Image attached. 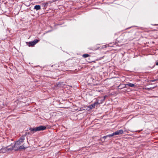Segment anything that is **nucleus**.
Instances as JSON below:
<instances>
[{
	"instance_id": "obj_1",
	"label": "nucleus",
	"mask_w": 158,
	"mask_h": 158,
	"mask_svg": "<svg viewBox=\"0 0 158 158\" xmlns=\"http://www.w3.org/2000/svg\"><path fill=\"white\" fill-rule=\"evenodd\" d=\"M45 129H29V130H30V132H26L24 134V136H25L26 135H27V133H28L29 134L31 135L33 134V133L36 131H39L41 130H44Z\"/></svg>"
},
{
	"instance_id": "obj_2",
	"label": "nucleus",
	"mask_w": 158,
	"mask_h": 158,
	"mask_svg": "<svg viewBox=\"0 0 158 158\" xmlns=\"http://www.w3.org/2000/svg\"><path fill=\"white\" fill-rule=\"evenodd\" d=\"M39 41V40H34L33 41L30 42H29L28 45L29 46H34Z\"/></svg>"
},
{
	"instance_id": "obj_3",
	"label": "nucleus",
	"mask_w": 158,
	"mask_h": 158,
	"mask_svg": "<svg viewBox=\"0 0 158 158\" xmlns=\"http://www.w3.org/2000/svg\"><path fill=\"white\" fill-rule=\"evenodd\" d=\"M123 133V130L121 129L118 130L114 132V135L122 134Z\"/></svg>"
},
{
	"instance_id": "obj_4",
	"label": "nucleus",
	"mask_w": 158,
	"mask_h": 158,
	"mask_svg": "<svg viewBox=\"0 0 158 158\" xmlns=\"http://www.w3.org/2000/svg\"><path fill=\"white\" fill-rule=\"evenodd\" d=\"M114 135V133H113L110 134L109 135L103 137V138H104L105 139H106L107 138H109L108 139H110V138H112V137Z\"/></svg>"
},
{
	"instance_id": "obj_5",
	"label": "nucleus",
	"mask_w": 158,
	"mask_h": 158,
	"mask_svg": "<svg viewBox=\"0 0 158 158\" xmlns=\"http://www.w3.org/2000/svg\"><path fill=\"white\" fill-rule=\"evenodd\" d=\"M19 146V145L15 143L14 145L13 146L14 150L15 151H18Z\"/></svg>"
},
{
	"instance_id": "obj_6",
	"label": "nucleus",
	"mask_w": 158,
	"mask_h": 158,
	"mask_svg": "<svg viewBox=\"0 0 158 158\" xmlns=\"http://www.w3.org/2000/svg\"><path fill=\"white\" fill-rule=\"evenodd\" d=\"M13 150H14V149L13 148V146H12V147L10 148H5V151H4V149H1L2 152H5L6 151H12Z\"/></svg>"
},
{
	"instance_id": "obj_7",
	"label": "nucleus",
	"mask_w": 158,
	"mask_h": 158,
	"mask_svg": "<svg viewBox=\"0 0 158 158\" xmlns=\"http://www.w3.org/2000/svg\"><path fill=\"white\" fill-rule=\"evenodd\" d=\"M27 148V147H24L23 145H21L19 146V147L18 149L19 150H21L22 149H25Z\"/></svg>"
},
{
	"instance_id": "obj_8",
	"label": "nucleus",
	"mask_w": 158,
	"mask_h": 158,
	"mask_svg": "<svg viewBox=\"0 0 158 158\" xmlns=\"http://www.w3.org/2000/svg\"><path fill=\"white\" fill-rule=\"evenodd\" d=\"M40 5H35L34 6V9H35L36 10H38L40 9Z\"/></svg>"
},
{
	"instance_id": "obj_9",
	"label": "nucleus",
	"mask_w": 158,
	"mask_h": 158,
	"mask_svg": "<svg viewBox=\"0 0 158 158\" xmlns=\"http://www.w3.org/2000/svg\"><path fill=\"white\" fill-rule=\"evenodd\" d=\"M24 136H22L18 140L20 142L22 143L23 142L24 140Z\"/></svg>"
},
{
	"instance_id": "obj_10",
	"label": "nucleus",
	"mask_w": 158,
	"mask_h": 158,
	"mask_svg": "<svg viewBox=\"0 0 158 158\" xmlns=\"http://www.w3.org/2000/svg\"><path fill=\"white\" fill-rule=\"evenodd\" d=\"M126 85H128L131 87H134L135 86V85L131 83H128L126 84Z\"/></svg>"
},
{
	"instance_id": "obj_11",
	"label": "nucleus",
	"mask_w": 158,
	"mask_h": 158,
	"mask_svg": "<svg viewBox=\"0 0 158 158\" xmlns=\"http://www.w3.org/2000/svg\"><path fill=\"white\" fill-rule=\"evenodd\" d=\"M46 128V127L45 126H39L38 127H37L36 128H38V129H39V128Z\"/></svg>"
},
{
	"instance_id": "obj_12",
	"label": "nucleus",
	"mask_w": 158,
	"mask_h": 158,
	"mask_svg": "<svg viewBox=\"0 0 158 158\" xmlns=\"http://www.w3.org/2000/svg\"><path fill=\"white\" fill-rule=\"evenodd\" d=\"M89 107L90 109H92V108L95 107V106L93 104L90 106Z\"/></svg>"
},
{
	"instance_id": "obj_13",
	"label": "nucleus",
	"mask_w": 158,
	"mask_h": 158,
	"mask_svg": "<svg viewBox=\"0 0 158 158\" xmlns=\"http://www.w3.org/2000/svg\"><path fill=\"white\" fill-rule=\"evenodd\" d=\"M89 56V55L88 54H84L83 55V56L85 58H86V57H88Z\"/></svg>"
},
{
	"instance_id": "obj_14",
	"label": "nucleus",
	"mask_w": 158,
	"mask_h": 158,
	"mask_svg": "<svg viewBox=\"0 0 158 158\" xmlns=\"http://www.w3.org/2000/svg\"><path fill=\"white\" fill-rule=\"evenodd\" d=\"M15 143L19 145H20L21 143L20 142L18 141H17Z\"/></svg>"
},
{
	"instance_id": "obj_15",
	"label": "nucleus",
	"mask_w": 158,
	"mask_h": 158,
	"mask_svg": "<svg viewBox=\"0 0 158 158\" xmlns=\"http://www.w3.org/2000/svg\"><path fill=\"white\" fill-rule=\"evenodd\" d=\"M98 102H95L93 104L95 106L98 105Z\"/></svg>"
},
{
	"instance_id": "obj_16",
	"label": "nucleus",
	"mask_w": 158,
	"mask_h": 158,
	"mask_svg": "<svg viewBox=\"0 0 158 158\" xmlns=\"http://www.w3.org/2000/svg\"><path fill=\"white\" fill-rule=\"evenodd\" d=\"M156 65H158V62L156 63Z\"/></svg>"
},
{
	"instance_id": "obj_17",
	"label": "nucleus",
	"mask_w": 158,
	"mask_h": 158,
	"mask_svg": "<svg viewBox=\"0 0 158 158\" xmlns=\"http://www.w3.org/2000/svg\"><path fill=\"white\" fill-rule=\"evenodd\" d=\"M142 129H141V130H140V131H139V132H140V131H142Z\"/></svg>"
},
{
	"instance_id": "obj_18",
	"label": "nucleus",
	"mask_w": 158,
	"mask_h": 158,
	"mask_svg": "<svg viewBox=\"0 0 158 158\" xmlns=\"http://www.w3.org/2000/svg\"><path fill=\"white\" fill-rule=\"evenodd\" d=\"M129 131H133L132 130H130Z\"/></svg>"
},
{
	"instance_id": "obj_19",
	"label": "nucleus",
	"mask_w": 158,
	"mask_h": 158,
	"mask_svg": "<svg viewBox=\"0 0 158 158\" xmlns=\"http://www.w3.org/2000/svg\"><path fill=\"white\" fill-rule=\"evenodd\" d=\"M136 131V132L138 131Z\"/></svg>"
}]
</instances>
